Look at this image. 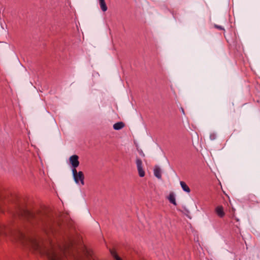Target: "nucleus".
Wrapping results in <instances>:
<instances>
[{
	"label": "nucleus",
	"instance_id": "12",
	"mask_svg": "<svg viewBox=\"0 0 260 260\" xmlns=\"http://www.w3.org/2000/svg\"><path fill=\"white\" fill-rule=\"evenodd\" d=\"M168 199L170 203L174 204V205H176L175 197V196L174 195V194L170 193L168 197Z\"/></svg>",
	"mask_w": 260,
	"mask_h": 260
},
{
	"label": "nucleus",
	"instance_id": "13",
	"mask_svg": "<svg viewBox=\"0 0 260 260\" xmlns=\"http://www.w3.org/2000/svg\"><path fill=\"white\" fill-rule=\"evenodd\" d=\"M111 253L112 255V256L116 259V260H122L120 257H119L117 254H116V252L114 251H111Z\"/></svg>",
	"mask_w": 260,
	"mask_h": 260
},
{
	"label": "nucleus",
	"instance_id": "2",
	"mask_svg": "<svg viewBox=\"0 0 260 260\" xmlns=\"http://www.w3.org/2000/svg\"><path fill=\"white\" fill-rule=\"evenodd\" d=\"M0 235L5 236H10L14 240L18 241L22 240L25 238L24 234L20 231L12 232L10 230L6 229L4 225H0Z\"/></svg>",
	"mask_w": 260,
	"mask_h": 260
},
{
	"label": "nucleus",
	"instance_id": "1",
	"mask_svg": "<svg viewBox=\"0 0 260 260\" xmlns=\"http://www.w3.org/2000/svg\"><path fill=\"white\" fill-rule=\"evenodd\" d=\"M44 232L48 236H56L58 234L62 239L57 243L49 241L47 245H42L34 242L35 250L47 260H99L92 250L84 246L80 251L74 244L73 238L68 234L59 231L58 225L51 219L44 223Z\"/></svg>",
	"mask_w": 260,
	"mask_h": 260
},
{
	"label": "nucleus",
	"instance_id": "4",
	"mask_svg": "<svg viewBox=\"0 0 260 260\" xmlns=\"http://www.w3.org/2000/svg\"><path fill=\"white\" fill-rule=\"evenodd\" d=\"M70 163L71 165L72 169H75L79 165V157L77 155H73L69 158Z\"/></svg>",
	"mask_w": 260,
	"mask_h": 260
},
{
	"label": "nucleus",
	"instance_id": "10",
	"mask_svg": "<svg viewBox=\"0 0 260 260\" xmlns=\"http://www.w3.org/2000/svg\"><path fill=\"white\" fill-rule=\"evenodd\" d=\"M180 185L181 186L182 189L185 192L189 193L190 191V189L189 187L187 186V185L185 183V182L183 181H180Z\"/></svg>",
	"mask_w": 260,
	"mask_h": 260
},
{
	"label": "nucleus",
	"instance_id": "3",
	"mask_svg": "<svg viewBox=\"0 0 260 260\" xmlns=\"http://www.w3.org/2000/svg\"><path fill=\"white\" fill-rule=\"evenodd\" d=\"M73 177L75 183L79 185H84V175L82 171L78 172L75 169H72Z\"/></svg>",
	"mask_w": 260,
	"mask_h": 260
},
{
	"label": "nucleus",
	"instance_id": "5",
	"mask_svg": "<svg viewBox=\"0 0 260 260\" xmlns=\"http://www.w3.org/2000/svg\"><path fill=\"white\" fill-rule=\"evenodd\" d=\"M136 165L139 173V175L141 177H143L145 176V171L143 169L142 161L140 158H137L136 160Z\"/></svg>",
	"mask_w": 260,
	"mask_h": 260
},
{
	"label": "nucleus",
	"instance_id": "7",
	"mask_svg": "<svg viewBox=\"0 0 260 260\" xmlns=\"http://www.w3.org/2000/svg\"><path fill=\"white\" fill-rule=\"evenodd\" d=\"M154 175L158 179H161V171L158 166H155L154 169Z\"/></svg>",
	"mask_w": 260,
	"mask_h": 260
},
{
	"label": "nucleus",
	"instance_id": "8",
	"mask_svg": "<svg viewBox=\"0 0 260 260\" xmlns=\"http://www.w3.org/2000/svg\"><path fill=\"white\" fill-rule=\"evenodd\" d=\"M24 214H25V217L28 220H30L31 219L37 218L36 215L33 212H31L30 211H25L24 212Z\"/></svg>",
	"mask_w": 260,
	"mask_h": 260
},
{
	"label": "nucleus",
	"instance_id": "11",
	"mask_svg": "<svg viewBox=\"0 0 260 260\" xmlns=\"http://www.w3.org/2000/svg\"><path fill=\"white\" fill-rule=\"evenodd\" d=\"M124 126L122 122H118L113 125V128L115 130H120L122 129Z\"/></svg>",
	"mask_w": 260,
	"mask_h": 260
},
{
	"label": "nucleus",
	"instance_id": "14",
	"mask_svg": "<svg viewBox=\"0 0 260 260\" xmlns=\"http://www.w3.org/2000/svg\"><path fill=\"white\" fill-rule=\"evenodd\" d=\"M216 137L217 136L215 133H212L210 135V139L212 141L215 140Z\"/></svg>",
	"mask_w": 260,
	"mask_h": 260
},
{
	"label": "nucleus",
	"instance_id": "17",
	"mask_svg": "<svg viewBox=\"0 0 260 260\" xmlns=\"http://www.w3.org/2000/svg\"><path fill=\"white\" fill-rule=\"evenodd\" d=\"M141 260H145V259H141Z\"/></svg>",
	"mask_w": 260,
	"mask_h": 260
},
{
	"label": "nucleus",
	"instance_id": "15",
	"mask_svg": "<svg viewBox=\"0 0 260 260\" xmlns=\"http://www.w3.org/2000/svg\"><path fill=\"white\" fill-rule=\"evenodd\" d=\"M214 27L218 29H220V30H224V28L220 26V25H217V24H215L214 25Z\"/></svg>",
	"mask_w": 260,
	"mask_h": 260
},
{
	"label": "nucleus",
	"instance_id": "9",
	"mask_svg": "<svg viewBox=\"0 0 260 260\" xmlns=\"http://www.w3.org/2000/svg\"><path fill=\"white\" fill-rule=\"evenodd\" d=\"M99 4L101 10L103 12H106L107 10V7L105 0H99Z\"/></svg>",
	"mask_w": 260,
	"mask_h": 260
},
{
	"label": "nucleus",
	"instance_id": "16",
	"mask_svg": "<svg viewBox=\"0 0 260 260\" xmlns=\"http://www.w3.org/2000/svg\"><path fill=\"white\" fill-rule=\"evenodd\" d=\"M181 110L182 114L185 115V112H184V109L182 108H181Z\"/></svg>",
	"mask_w": 260,
	"mask_h": 260
},
{
	"label": "nucleus",
	"instance_id": "6",
	"mask_svg": "<svg viewBox=\"0 0 260 260\" xmlns=\"http://www.w3.org/2000/svg\"><path fill=\"white\" fill-rule=\"evenodd\" d=\"M215 211L218 217L222 218L225 215L223 208L222 206H218L215 208Z\"/></svg>",
	"mask_w": 260,
	"mask_h": 260
}]
</instances>
